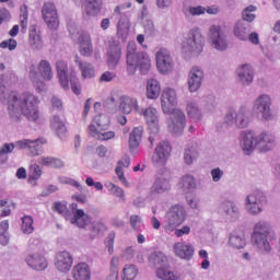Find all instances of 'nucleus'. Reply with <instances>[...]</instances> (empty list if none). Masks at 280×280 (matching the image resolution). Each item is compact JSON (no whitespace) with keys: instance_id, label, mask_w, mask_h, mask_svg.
Returning a JSON list of instances; mask_svg holds the SVG:
<instances>
[{"instance_id":"64","label":"nucleus","mask_w":280,"mask_h":280,"mask_svg":"<svg viewBox=\"0 0 280 280\" xmlns=\"http://www.w3.org/2000/svg\"><path fill=\"white\" fill-rule=\"evenodd\" d=\"M135 255H136L135 247L128 246L121 250L120 257L126 261H130V259H135Z\"/></svg>"},{"instance_id":"49","label":"nucleus","mask_w":280,"mask_h":280,"mask_svg":"<svg viewBox=\"0 0 280 280\" xmlns=\"http://www.w3.org/2000/svg\"><path fill=\"white\" fill-rule=\"evenodd\" d=\"M37 163L39 165H44V167H55L60 168L65 167V162L58 158H51V156H40L37 159Z\"/></svg>"},{"instance_id":"29","label":"nucleus","mask_w":280,"mask_h":280,"mask_svg":"<svg viewBox=\"0 0 280 280\" xmlns=\"http://www.w3.org/2000/svg\"><path fill=\"white\" fill-rule=\"evenodd\" d=\"M66 220L70 222V224H74L79 229H86L91 224V217L84 213V210H75L73 215H66Z\"/></svg>"},{"instance_id":"23","label":"nucleus","mask_w":280,"mask_h":280,"mask_svg":"<svg viewBox=\"0 0 280 280\" xmlns=\"http://www.w3.org/2000/svg\"><path fill=\"white\" fill-rule=\"evenodd\" d=\"M277 145V137L268 131H262L256 136V148L260 152H270Z\"/></svg>"},{"instance_id":"1","label":"nucleus","mask_w":280,"mask_h":280,"mask_svg":"<svg viewBox=\"0 0 280 280\" xmlns=\"http://www.w3.org/2000/svg\"><path fill=\"white\" fill-rule=\"evenodd\" d=\"M16 84V74L14 72H7L0 75V101L2 104H7L8 115L11 121H21L22 117H25L28 121L34 124H42L43 116H40V98L30 92H11L7 98L3 95L8 86Z\"/></svg>"},{"instance_id":"31","label":"nucleus","mask_w":280,"mask_h":280,"mask_svg":"<svg viewBox=\"0 0 280 280\" xmlns=\"http://www.w3.org/2000/svg\"><path fill=\"white\" fill-rule=\"evenodd\" d=\"M173 250L179 259H186V261H189L195 253L194 245L185 242L175 243Z\"/></svg>"},{"instance_id":"27","label":"nucleus","mask_w":280,"mask_h":280,"mask_svg":"<svg viewBox=\"0 0 280 280\" xmlns=\"http://www.w3.org/2000/svg\"><path fill=\"white\" fill-rule=\"evenodd\" d=\"M117 24H116V35L118 36V38H120L121 40H126V38H128L129 34H130V18L128 16V14H120L117 15Z\"/></svg>"},{"instance_id":"8","label":"nucleus","mask_w":280,"mask_h":280,"mask_svg":"<svg viewBox=\"0 0 280 280\" xmlns=\"http://www.w3.org/2000/svg\"><path fill=\"white\" fill-rule=\"evenodd\" d=\"M187 218L185 207L182 205H175L171 207L164 217V231L165 233H174Z\"/></svg>"},{"instance_id":"61","label":"nucleus","mask_w":280,"mask_h":280,"mask_svg":"<svg viewBox=\"0 0 280 280\" xmlns=\"http://www.w3.org/2000/svg\"><path fill=\"white\" fill-rule=\"evenodd\" d=\"M129 222L133 231H141V228L143 226V219L138 214H132L129 218Z\"/></svg>"},{"instance_id":"17","label":"nucleus","mask_w":280,"mask_h":280,"mask_svg":"<svg viewBox=\"0 0 280 280\" xmlns=\"http://www.w3.org/2000/svg\"><path fill=\"white\" fill-rule=\"evenodd\" d=\"M205 82V70L200 66H192L187 74V86L189 93H198Z\"/></svg>"},{"instance_id":"12","label":"nucleus","mask_w":280,"mask_h":280,"mask_svg":"<svg viewBox=\"0 0 280 280\" xmlns=\"http://www.w3.org/2000/svg\"><path fill=\"white\" fill-rule=\"evenodd\" d=\"M209 38L213 49H217L218 51H226L229 42L226 40L225 25H211L209 28Z\"/></svg>"},{"instance_id":"58","label":"nucleus","mask_w":280,"mask_h":280,"mask_svg":"<svg viewBox=\"0 0 280 280\" xmlns=\"http://www.w3.org/2000/svg\"><path fill=\"white\" fill-rule=\"evenodd\" d=\"M105 187L113 196H116V198H120L121 200L126 198V192L122 190V188L113 184L112 182L106 183Z\"/></svg>"},{"instance_id":"36","label":"nucleus","mask_w":280,"mask_h":280,"mask_svg":"<svg viewBox=\"0 0 280 280\" xmlns=\"http://www.w3.org/2000/svg\"><path fill=\"white\" fill-rule=\"evenodd\" d=\"M88 132L90 137H93L98 141H110V139H115V131H106V128L97 129L94 125L89 126Z\"/></svg>"},{"instance_id":"38","label":"nucleus","mask_w":280,"mask_h":280,"mask_svg":"<svg viewBox=\"0 0 280 280\" xmlns=\"http://www.w3.org/2000/svg\"><path fill=\"white\" fill-rule=\"evenodd\" d=\"M28 43L31 48L35 51H40V49L45 47L43 36H40V31L36 30L35 26H32L28 32Z\"/></svg>"},{"instance_id":"42","label":"nucleus","mask_w":280,"mask_h":280,"mask_svg":"<svg viewBox=\"0 0 280 280\" xmlns=\"http://www.w3.org/2000/svg\"><path fill=\"white\" fill-rule=\"evenodd\" d=\"M141 139H143V127H136L129 133V148L130 150H137L141 145Z\"/></svg>"},{"instance_id":"53","label":"nucleus","mask_w":280,"mask_h":280,"mask_svg":"<svg viewBox=\"0 0 280 280\" xmlns=\"http://www.w3.org/2000/svg\"><path fill=\"white\" fill-rule=\"evenodd\" d=\"M166 262H167V256H165L163 252H153L149 256V264L154 268H156V266H163V264H166Z\"/></svg>"},{"instance_id":"59","label":"nucleus","mask_w":280,"mask_h":280,"mask_svg":"<svg viewBox=\"0 0 280 280\" xmlns=\"http://www.w3.org/2000/svg\"><path fill=\"white\" fill-rule=\"evenodd\" d=\"M207 13V8L202 5L197 7H188L185 14L186 16H202V14Z\"/></svg>"},{"instance_id":"40","label":"nucleus","mask_w":280,"mask_h":280,"mask_svg":"<svg viewBox=\"0 0 280 280\" xmlns=\"http://www.w3.org/2000/svg\"><path fill=\"white\" fill-rule=\"evenodd\" d=\"M124 167H130V156L128 155H125L119 160L115 172L121 185H124L125 187H130V183H128V179H126V175H124Z\"/></svg>"},{"instance_id":"28","label":"nucleus","mask_w":280,"mask_h":280,"mask_svg":"<svg viewBox=\"0 0 280 280\" xmlns=\"http://www.w3.org/2000/svg\"><path fill=\"white\" fill-rule=\"evenodd\" d=\"M80 54L85 58H91L93 56V40L91 39V34L83 31L79 35Z\"/></svg>"},{"instance_id":"62","label":"nucleus","mask_w":280,"mask_h":280,"mask_svg":"<svg viewBox=\"0 0 280 280\" xmlns=\"http://www.w3.org/2000/svg\"><path fill=\"white\" fill-rule=\"evenodd\" d=\"M255 10H257V7H255V5L247 7L243 11V21H247V23H253V21H255V14H253V12H255Z\"/></svg>"},{"instance_id":"6","label":"nucleus","mask_w":280,"mask_h":280,"mask_svg":"<svg viewBox=\"0 0 280 280\" xmlns=\"http://www.w3.org/2000/svg\"><path fill=\"white\" fill-rule=\"evenodd\" d=\"M270 233H272V225L269 221L259 220L254 224L252 242L260 255H270L272 253V244L268 240Z\"/></svg>"},{"instance_id":"34","label":"nucleus","mask_w":280,"mask_h":280,"mask_svg":"<svg viewBox=\"0 0 280 280\" xmlns=\"http://www.w3.org/2000/svg\"><path fill=\"white\" fill-rule=\"evenodd\" d=\"M186 113L188 119L190 121H194V124H198V121H202V108H200V105H198V102L196 101H188L186 104Z\"/></svg>"},{"instance_id":"51","label":"nucleus","mask_w":280,"mask_h":280,"mask_svg":"<svg viewBox=\"0 0 280 280\" xmlns=\"http://www.w3.org/2000/svg\"><path fill=\"white\" fill-rule=\"evenodd\" d=\"M145 14H148V12L142 11L141 20H142V25H143V28H144V33L148 36H154V33L156 32V28L154 26V21H152V19L145 16Z\"/></svg>"},{"instance_id":"13","label":"nucleus","mask_w":280,"mask_h":280,"mask_svg":"<svg viewBox=\"0 0 280 280\" xmlns=\"http://www.w3.org/2000/svg\"><path fill=\"white\" fill-rule=\"evenodd\" d=\"M170 170L162 168L158 173L151 188H150V196H161L163 194H167L170 189H172V184L170 183Z\"/></svg>"},{"instance_id":"54","label":"nucleus","mask_w":280,"mask_h":280,"mask_svg":"<svg viewBox=\"0 0 280 280\" xmlns=\"http://www.w3.org/2000/svg\"><path fill=\"white\" fill-rule=\"evenodd\" d=\"M139 275V268H137L135 265H125L122 268V280H136L137 276Z\"/></svg>"},{"instance_id":"21","label":"nucleus","mask_w":280,"mask_h":280,"mask_svg":"<svg viewBox=\"0 0 280 280\" xmlns=\"http://www.w3.org/2000/svg\"><path fill=\"white\" fill-rule=\"evenodd\" d=\"M139 100L137 97L130 95H121L119 97L118 110L122 113V115H130L131 113H136L139 115Z\"/></svg>"},{"instance_id":"18","label":"nucleus","mask_w":280,"mask_h":280,"mask_svg":"<svg viewBox=\"0 0 280 280\" xmlns=\"http://www.w3.org/2000/svg\"><path fill=\"white\" fill-rule=\"evenodd\" d=\"M138 115L144 117L151 135H159V112L156 108L149 106L144 109H139Z\"/></svg>"},{"instance_id":"37","label":"nucleus","mask_w":280,"mask_h":280,"mask_svg":"<svg viewBox=\"0 0 280 280\" xmlns=\"http://www.w3.org/2000/svg\"><path fill=\"white\" fill-rule=\"evenodd\" d=\"M74 280H91V267L86 262H79L72 269Z\"/></svg>"},{"instance_id":"26","label":"nucleus","mask_w":280,"mask_h":280,"mask_svg":"<svg viewBox=\"0 0 280 280\" xmlns=\"http://www.w3.org/2000/svg\"><path fill=\"white\" fill-rule=\"evenodd\" d=\"M73 266V256L69 252H60L57 254V259L55 262L56 270L58 272H62L63 275H67L69 270H71V267Z\"/></svg>"},{"instance_id":"63","label":"nucleus","mask_w":280,"mask_h":280,"mask_svg":"<svg viewBox=\"0 0 280 280\" xmlns=\"http://www.w3.org/2000/svg\"><path fill=\"white\" fill-rule=\"evenodd\" d=\"M210 176L212 178V183H220V180L224 178V171L220 167H214L211 170Z\"/></svg>"},{"instance_id":"3","label":"nucleus","mask_w":280,"mask_h":280,"mask_svg":"<svg viewBox=\"0 0 280 280\" xmlns=\"http://www.w3.org/2000/svg\"><path fill=\"white\" fill-rule=\"evenodd\" d=\"M47 143V140L44 138H38L35 140L22 139L15 142H5L0 145V165H5L10 159V154L14 150H27L30 156H40L43 154V145Z\"/></svg>"},{"instance_id":"44","label":"nucleus","mask_w":280,"mask_h":280,"mask_svg":"<svg viewBox=\"0 0 280 280\" xmlns=\"http://www.w3.org/2000/svg\"><path fill=\"white\" fill-rule=\"evenodd\" d=\"M50 128L58 137H63L65 132H67V126L58 115H54L50 118Z\"/></svg>"},{"instance_id":"16","label":"nucleus","mask_w":280,"mask_h":280,"mask_svg":"<svg viewBox=\"0 0 280 280\" xmlns=\"http://www.w3.org/2000/svg\"><path fill=\"white\" fill-rule=\"evenodd\" d=\"M171 154L172 145H170V142H160L156 145L152 155V164L154 165V167H165V165H167V161L170 160Z\"/></svg>"},{"instance_id":"25","label":"nucleus","mask_w":280,"mask_h":280,"mask_svg":"<svg viewBox=\"0 0 280 280\" xmlns=\"http://www.w3.org/2000/svg\"><path fill=\"white\" fill-rule=\"evenodd\" d=\"M236 74L240 84L243 86H250L253 80H255V70H253V66L248 63L241 65L236 70Z\"/></svg>"},{"instance_id":"43","label":"nucleus","mask_w":280,"mask_h":280,"mask_svg":"<svg viewBox=\"0 0 280 280\" xmlns=\"http://www.w3.org/2000/svg\"><path fill=\"white\" fill-rule=\"evenodd\" d=\"M40 176H43V167L36 163V161L31 162V174L28 176V184L32 187H36L38 185V180H40Z\"/></svg>"},{"instance_id":"14","label":"nucleus","mask_w":280,"mask_h":280,"mask_svg":"<svg viewBox=\"0 0 280 280\" xmlns=\"http://www.w3.org/2000/svg\"><path fill=\"white\" fill-rule=\"evenodd\" d=\"M156 69L162 75L174 71V59L167 48H160L155 54Z\"/></svg>"},{"instance_id":"33","label":"nucleus","mask_w":280,"mask_h":280,"mask_svg":"<svg viewBox=\"0 0 280 280\" xmlns=\"http://www.w3.org/2000/svg\"><path fill=\"white\" fill-rule=\"evenodd\" d=\"M228 244L233 250L246 248V235L243 232L234 231L230 233Z\"/></svg>"},{"instance_id":"39","label":"nucleus","mask_w":280,"mask_h":280,"mask_svg":"<svg viewBox=\"0 0 280 280\" xmlns=\"http://www.w3.org/2000/svg\"><path fill=\"white\" fill-rule=\"evenodd\" d=\"M233 34L237 40H248V34H250V24L244 21L236 22L233 28Z\"/></svg>"},{"instance_id":"47","label":"nucleus","mask_w":280,"mask_h":280,"mask_svg":"<svg viewBox=\"0 0 280 280\" xmlns=\"http://www.w3.org/2000/svg\"><path fill=\"white\" fill-rule=\"evenodd\" d=\"M102 12V3L85 2L83 4V16L84 19H91L97 16Z\"/></svg>"},{"instance_id":"22","label":"nucleus","mask_w":280,"mask_h":280,"mask_svg":"<svg viewBox=\"0 0 280 280\" xmlns=\"http://www.w3.org/2000/svg\"><path fill=\"white\" fill-rule=\"evenodd\" d=\"M106 56L108 67L110 69H117V65H119V60H121V44H119V40L114 39L109 42Z\"/></svg>"},{"instance_id":"56","label":"nucleus","mask_w":280,"mask_h":280,"mask_svg":"<svg viewBox=\"0 0 280 280\" xmlns=\"http://www.w3.org/2000/svg\"><path fill=\"white\" fill-rule=\"evenodd\" d=\"M21 231L24 235H32L34 233V219L32 215H24L22 218Z\"/></svg>"},{"instance_id":"9","label":"nucleus","mask_w":280,"mask_h":280,"mask_svg":"<svg viewBox=\"0 0 280 280\" xmlns=\"http://www.w3.org/2000/svg\"><path fill=\"white\" fill-rule=\"evenodd\" d=\"M266 205H268V199L262 191L255 190L245 197V211L248 215H253L254 218L264 213Z\"/></svg>"},{"instance_id":"15","label":"nucleus","mask_w":280,"mask_h":280,"mask_svg":"<svg viewBox=\"0 0 280 280\" xmlns=\"http://www.w3.org/2000/svg\"><path fill=\"white\" fill-rule=\"evenodd\" d=\"M219 213L229 222H237L242 215L240 203L233 199H225L219 206Z\"/></svg>"},{"instance_id":"46","label":"nucleus","mask_w":280,"mask_h":280,"mask_svg":"<svg viewBox=\"0 0 280 280\" xmlns=\"http://www.w3.org/2000/svg\"><path fill=\"white\" fill-rule=\"evenodd\" d=\"M28 77L32 80L37 93H43V91H45V82L40 80L36 66H31L28 68Z\"/></svg>"},{"instance_id":"19","label":"nucleus","mask_w":280,"mask_h":280,"mask_svg":"<svg viewBox=\"0 0 280 280\" xmlns=\"http://www.w3.org/2000/svg\"><path fill=\"white\" fill-rule=\"evenodd\" d=\"M42 15L49 30H58L60 20H58V11L54 2H46L44 4Z\"/></svg>"},{"instance_id":"7","label":"nucleus","mask_w":280,"mask_h":280,"mask_svg":"<svg viewBox=\"0 0 280 280\" xmlns=\"http://www.w3.org/2000/svg\"><path fill=\"white\" fill-rule=\"evenodd\" d=\"M56 70L59 83L61 84L62 89L66 91L69 90V82L71 84V89L74 95H80L82 91V86L80 85V80L75 75V72L70 74L69 79V66H67V61L58 60L56 62Z\"/></svg>"},{"instance_id":"24","label":"nucleus","mask_w":280,"mask_h":280,"mask_svg":"<svg viewBox=\"0 0 280 280\" xmlns=\"http://www.w3.org/2000/svg\"><path fill=\"white\" fill-rule=\"evenodd\" d=\"M24 261L28 268H32V270H36L37 272L47 270V266H49L47 258H45L40 253L26 255Z\"/></svg>"},{"instance_id":"50","label":"nucleus","mask_w":280,"mask_h":280,"mask_svg":"<svg viewBox=\"0 0 280 280\" xmlns=\"http://www.w3.org/2000/svg\"><path fill=\"white\" fill-rule=\"evenodd\" d=\"M90 224V240H97V237H100V235L106 231V225H104L102 221H94Z\"/></svg>"},{"instance_id":"10","label":"nucleus","mask_w":280,"mask_h":280,"mask_svg":"<svg viewBox=\"0 0 280 280\" xmlns=\"http://www.w3.org/2000/svg\"><path fill=\"white\" fill-rule=\"evenodd\" d=\"M248 124H250V119L248 118V115H246V109L244 108H240L238 110L230 108L224 116L225 128L244 129L248 128Z\"/></svg>"},{"instance_id":"5","label":"nucleus","mask_w":280,"mask_h":280,"mask_svg":"<svg viewBox=\"0 0 280 280\" xmlns=\"http://www.w3.org/2000/svg\"><path fill=\"white\" fill-rule=\"evenodd\" d=\"M206 38L202 35V30L198 26L190 28L184 36L180 44V49L185 58H199L205 51Z\"/></svg>"},{"instance_id":"55","label":"nucleus","mask_w":280,"mask_h":280,"mask_svg":"<svg viewBox=\"0 0 280 280\" xmlns=\"http://www.w3.org/2000/svg\"><path fill=\"white\" fill-rule=\"evenodd\" d=\"M110 124V118L104 114H97L94 118L93 121L91 122L90 126H95L97 130H102L104 128H108Z\"/></svg>"},{"instance_id":"52","label":"nucleus","mask_w":280,"mask_h":280,"mask_svg":"<svg viewBox=\"0 0 280 280\" xmlns=\"http://www.w3.org/2000/svg\"><path fill=\"white\" fill-rule=\"evenodd\" d=\"M10 223L4 220L0 223V244L1 246H8L10 244Z\"/></svg>"},{"instance_id":"41","label":"nucleus","mask_w":280,"mask_h":280,"mask_svg":"<svg viewBox=\"0 0 280 280\" xmlns=\"http://www.w3.org/2000/svg\"><path fill=\"white\" fill-rule=\"evenodd\" d=\"M145 95L148 100H159L161 95V82L156 79H149L147 81Z\"/></svg>"},{"instance_id":"11","label":"nucleus","mask_w":280,"mask_h":280,"mask_svg":"<svg viewBox=\"0 0 280 280\" xmlns=\"http://www.w3.org/2000/svg\"><path fill=\"white\" fill-rule=\"evenodd\" d=\"M272 98L268 94H260L253 104L255 115L260 117L264 121L272 119Z\"/></svg>"},{"instance_id":"45","label":"nucleus","mask_w":280,"mask_h":280,"mask_svg":"<svg viewBox=\"0 0 280 280\" xmlns=\"http://www.w3.org/2000/svg\"><path fill=\"white\" fill-rule=\"evenodd\" d=\"M38 73L43 80L50 81L54 79V70L51 69V63L48 60H40L38 63Z\"/></svg>"},{"instance_id":"35","label":"nucleus","mask_w":280,"mask_h":280,"mask_svg":"<svg viewBox=\"0 0 280 280\" xmlns=\"http://www.w3.org/2000/svg\"><path fill=\"white\" fill-rule=\"evenodd\" d=\"M198 156H200V148L198 143L191 142L187 144L184 151V162L186 165H194L196 161H198Z\"/></svg>"},{"instance_id":"30","label":"nucleus","mask_w":280,"mask_h":280,"mask_svg":"<svg viewBox=\"0 0 280 280\" xmlns=\"http://www.w3.org/2000/svg\"><path fill=\"white\" fill-rule=\"evenodd\" d=\"M198 184L196 183V177L191 174L183 175L177 184V189L182 194H191V191L196 190Z\"/></svg>"},{"instance_id":"20","label":"nucleus","mask_w":280,"mask_h":280,"mask_svg":"<svg viewBox=\"0 0 280 280\" xmlns=\"http://www.w3.org/2000/svg\"><path fill=\"white\" fill-rule=\"evenodd\" d=\"M240 147L245 154L255 152V148H257V133L253 130H243L240 133Z\"/></svg>"},{"instance_id":"48","label":"nucleus","mask_w":280,"mask_h":280,"mask_svg":"<svg viewBox=\"0 0 280 280\" xmlns=\"http://www.w3.org/2000/svg\"><path fill=\"white\" fill-rule=\"evenodd\" d=\"M156 277L161 280H178L180 279V273L171 270L170 267H160L156 270Z\"/></svg>"},{"instance_id":"32","label":"nucleus","mask_w":280,"mask_h":280,"mask_svg":"<svg viewBox=\"0 0 280 280\" xmlns=\"http://www.w3.org/2000/svg\"><path fill=\"white\" fill-rule=\"evenodd\" d=\"M74 62L81 72L83 80H92L95 78V67L89 61H82L79 56L74 57Z\"/></svg>"},{"instance_id":"57","label":"nucleus","mask_w":280,"mask_h":280,"mask_svg":"<svg viewBox=\"0 0 280 280\" xmlns=\"http://www.w3.org/2000/svg\"><path fill=\"white\" fill-rule=\"evenodd\" d=\"M28 19H30V13L27 11V5L24 4L20 8V27L23 34L27 32Z\"/></svg>"},{"instance_id":"4","label":"nucleus","mask_w":280,"mask_h":280,"mask_svg":"<svg viewBox=\"0 0 280 280\" xmlns=\"http://www.w3.org/2000/svg\"><path fill=\"white\" fill-rule=\"evenodd\" d=\"M126 65L128 75H135L137 70L141 75H148L152 69V59L145 51L137 52V44L130 42L127 46Z\"/></svg>"},{"instance_id":"2","label":"nucleus","mask_w":280,"mask_h":280,"mask_svg":"<svg viewBox=\"0 0 280 280\" xmlns=\"http://www.w3.org/2000/svg\"><path fill=\"white\" fill-rule=\"evenodd\" d=\"M178 104V94L174 88H165L161 94V106L164 115H171L167 119V128L177 137L185 132L187 116L180 108H174Z\"/></svg>"},{"instance_id":"60","label":"nucleus","mask_w":280,"mask_h":280,"mask_svg":"<svg viewBox=\"0 0 280 280\" xmlns=\"http://www.w3.org/2000/svg\"><path fill=\"white\" fill-rule=\"evenodd\" d=\"M215 106H218V103L215 102V96L208 95L203 100V108L205 110H208L209 113H212V110H215Z\"/></svg>"}]
</instances>
